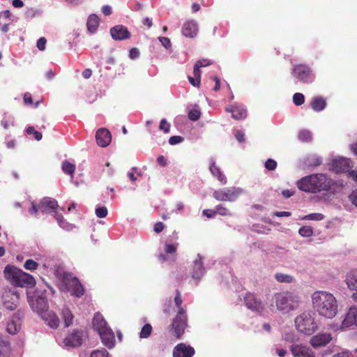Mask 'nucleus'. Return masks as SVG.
Masks as SVG:
<instances>
[{
	"label": "nucleus",
	"instance_id": "b1692460",
	"mask_svg": "<svg viewBox=\"0 0 357 357\" xmlns=\"http://www.w3.org/2000/svg\"><path fill=\"white\" fill-rule=\"evenodd\" d=\"M356 313H357V308L356 307H352L349 309V310L346 314L345 317L342 322L341 327L342 328H349L353 325L356 326Z\"/></svg>",
	"mask_w": 357,
	"mask_h": 357
},
{
	"label": "nucleus",
	"instance_id": "f3484780",
	"mask_svg": "<svg viewBox=\"0 0 357 357\" xmlns=\"http://www.w3.org/2000/svg\"><path fill=\"white\" fill-rule=\"evenodd\" d=\"M110 34L115 40H122L130 38V33L123 25H117L110 29Z\"/></svg>",
	"mask_w": 357,
	"mask_h": 357
},
{
	"label": "nucleus",
	"instance_id": "f8f14e48",
	"mask_svg": "<svg viewBox=\"0 0 357 357\" xmlns=\"http://www.w3.org/2000/svg\"><path fill=\"white\" fill-rule=\"evenodd\" d=\"M64 282L68 291L73 295L79 297L84 294V288L76 278H66Z\"/></svg>",
	"mask_w": 357,
	"mask_h": 357
},
{
	"label": "nucleus",
	"instance_id": "4d7b16f0",
	"mask_svg": "<svg viewBox=\"0 0 357 357\" xmlns=\"http://www.w3.org/2000/svg\"><path fill=\"white\" fill-rule=\"evenodd\" d=\"M188 80L192 86H199L201 81V77H195L194 78L189 76Z\"/></svg>",
	"mask_w": 357,
	"mask_h": 357
},
{
	"label": "nucleus",
	"instance_id": "cd10ccee",
	"mask_svg": "<svg viewBox=\"0 0 357 357\" xmlns=\"http://www.w3.org/2000/svg\"><path fill=\"white\" fill-rule=\"evenodd\" d=\"M197 24L195 21L186 22L182 28V33L186 37L192 38L197 34Z\"/></svg>",
	"mask_w": 357,
	"mask_h": 357
},
{
	"label": "nucleus",
	"instance_id": "0eeeda50",
	"mask_svg": "<svg viewBox=\"0 0 357 357\" xmlns=\"http://www.w3.org/2000/svg\"><path fill=\"white\" fill-rule=\"evenodd\" d=\"M295 326L300 333L307 335H311L318 330L314 313L311 311H305L298 315L295 319Z\"/></svg>",
	"mask_w": 357,
	"mask_h": 357
},
{
	"label": "nucleus",
	"instance_id": "7ed1b4c3",
	"mask_svg": "<svg viewBox=\"0 0 357 357\" xmlns=\"http://www.w3.org/2000/svg\"><path fill=\"white\" fill-rule=\"evenodd\" d=\"M334 184L333 181L324 174H313L303 177L297 182L298 188L304 192L315 193L328 191Z\"/></svg>",
	"mask_w": 357,
	"mask_h": 357
},
{
	"label": "nucleus",
	"instance_id": "9d476101",
	"mask_svg": "<svg viewBox=\"0 0 357 357\" xmlns=\"http://www.w3.org/2000/svg\"><path fill=\"white\" fill-rule=\"evenodd\" d=\"M5 307L10 311L17 308L19 305V294L15 290H6L2 296Z\"/></svg>",
	"mask_w": 357,
	"mask_h": 357
},
{
	"label": "nucleus",
	"instance_id": "338daca9",
	"mask_svg": "<svg viewBox=\"0 0 357 357\" xmlns=\"http://www.w3.org/2000/svg\"><path fill=\"white\" fill-rule=\"evenodd\" d=\"M152 127H154V121L153 120L146 121L145 123V128L150 134H151Z\"/></svg>",
	"mask_w": 357,
	"mask_h": 357
},
{
	"label": "nucleus",
	"instance_id": "6ab92c4d",
	"mask_svg": "<svg viewBox=\"0 0 357 357\" xmlns=\"http://www.w3.org/2000/svg\"><path fill=\"white\" fill-rule=\"evenodd\" d=\"M102 344L109 349H112L115 345V337L112 330L110 328L105 329L99 333Z\"/></svg>",
	"mask_w": 357,
	"mask_h": 357
},
{
	"label": "nucleus",
	"instance_id": "c9c22d12",
	"mask_svg": "<svg viewBox=\"0 0 357 357\" xmlns=\"http://www.w3.org/2000/svg\"><path fill=\"white\" fill-rule=\"evenodd\" d=\"M54 217L56 219L59 226L63 229L66 230H70L73 229V225L66 222L61 214L59 213L58 212H55Z\"/></svg>",
	"mask_w": 357,
	"mask_h": 357
},
{
	"label": "nucleus",
	"instance_id": "de8ad7c7",
	"mask_svg": "<svg viewBox=\"0 0 357 357\" xmlns=\"http://www.w3.org/2000/svg\"><path fill=\"white\" fill-rule=\"evenodd\" d=\"M215 213L220 214V215H231V213L229 211V210L223 206L222 205H218L215 207Z\"/></svg>",
	"mask_w": 357,
	"mask_h": 357
},
{
	"label": "nucleus",
	"instance_id": "a878e982",
	"mask_svg": "<svg viewBox=\"0 0 357 357\" xmlns=\"http://www.w3.org/2000/svg\"><path fill=\"white\" fill-rule=\"evenodd\" d=\"M165 251L167 254L172 255L170 256H165V255H160L159 259L162 261H169L170 264L173 263L176 260V256L174 254L176 251V245L174 244H165Z\"/></svg>",
	"mask_w": 357,
	"mask_h": 357
},
{
	"label": "nucleus",
	"instance_id": "4c0bfd02",
	"mask_svg": "<svg viewBox=\"0 0 357 357\" xmlns=\"http://www.w3.org/2000/svg\"><path fill=\"white\" fill-rule=\"evenodd\" d=\"M298 139L303 142H311L312 139V133L307 130H302L298 133Z\"/></svg>",
	"mask_w": 357,
	"mask_h": 357
},
{
	"label": "nucleus",
	"instance_id": "dca6fc26",
	"mask_svg": "<svg viewBox=\"0 0 357 357\" xmlns=\"http://www.w3.org/2000/svg\"><path fill=\"white\" fill-rule=\"evenodd\" d=\"M23 315V312L18 310L12 319L8 322L6 330L10 334L15 335L19 331L21 326L20 319Z\"/></svg>",
	"mask_w": 357,
	"mask_h": 357
},
{
	"label": "nucleus",
	"instance_id": "864d4df0",
	"mask_svg": "<svg viewBox=\"0 0 357 357\" xmlns=\"http://www.w3.org/2000/svg\"><path fill=\"white\" fill-rule=\"evenodd\" d=\"M283 339L289 343H294L296 341V335L294 333H287L283 335Z\"/></svg>",
	"mask_w": 357,
	"mask_h": 357
},
{
	"label": "nucleus",
	"instance_id": "a18cd8bd",
	"mask_svg": "<svg viewBox=\"0 0 357 357\" xmlns=\"http://www.w3.org/2000/svg\"><path fill=\"white\" fill-rule=\"evenodd\" d=\"M200 111L197 109H192L188 112V118L193 121H197L200 118Z\"/></svg>",
	"mask_w": 357,
	"mask_h": 357
},
{
	"label": "nucleus",
	"instance_id": "49530a36",
	"mask_svg": "<svg viewBox=\"0 0 357 357\" xmlns=\"http://www.w3.org/2000/svg\"><path fill=\"white\" fill-rule=\"evenodd\" d=\"M159 129L165 133H169L170 131V123L165 119H163L160 121Z\"/></svg>",
	"mask_w": 357,
	"mask_h": 357
},
{
	"label": "nucleus",
	"instance_id": "3c124183",
	"mask_svg": "<svg viewBox=\"0 0 357 357\" xmlns=\"http://www.w3.org/2000/svg\"><path fill=\"white\" fill-rule=\"evenodd\" d=\"M158 40L160 42L162 45L166 49V50H170L172 43L170 40L167 37H158Z\"/></svg>",
	"mask_w": 357,
	"mask_h": 357
},
{
	"label": "nucleus",
	"instance_id": "72a5a7b5",
	"mask_svg": "<svg viewBox=\"0 0 357 357\" xmlns=\"http://www.w3.org/2000/svg\"><path fill=\"white\" fill-rule=\"evenodd\" d=\"M212 62L207 59L199 60L194 66L193 74L195 77H201L200 68L211 65Z\"/></svg>",
	"mask_w": 357,
	"mask_h": 357
},
{
	"label": "nucleus",
	"instance_id": "37998d69",
	"mask_svg": "<svg viewBox=\"0 0 357 357\" xmlns=\"http://www.w3.org/2000/svg\"><path fill=\"white\" fill-rule=\"evenodd\" d=\"M293 102L297 106L301 105L305 102L304 95L301 93H294L293 96Z\"/></svg>",
	"mask_w": 357,
	"mask_h": 357
},
{
	"label": "nucleus",
	"instance_id": "2eb2a0df",
	"mask_svg": "<svg viewBox=\"0 0 357 357\" xmlns=\"http://www.w3.org/2000/svg\"><path fill=\"white\" fill-rule=\"evenodd\" d=\"M351 166V161L348 158L340 157L332 161V167L336 172H348Z\"/></svg>",
	"mask_w": 357,
	"mask_h": 357
},
{
	"label": "nucleus",
	"instance_id": "412c9836",
	"mask_svg": "<svg viewBox=\"0 0 357 357\" xmlns=\"http://www.w3.org/2000/svg\"><path fill=\"white\" fill-rule=\"evenodd\" d=\"M58 207L59 205L57 201L51 197L43 198L38 204V208L43 213L46 212L47 210H51L49 211L50 213H52V212L55 213L56 211L54 210Z\"/></svg>",
	"mask_w": 357,
	"mask_h": 357
},
{
	"label": "nucleus",
	"instance_id": "aec40b11",
	"mask_svg": "<svg viewBox=\"0 0 357 357\" xmlns=\"http://www.w3.org/2000/svg\"><path fill=\"white\" fill-rule=\"evenodd\" d=\"M97 144L101 147L107 146L112 139L109 131L105 128L99 129L96 135Z\"/></svg>",
	"mask_w": 357,
	"mask_h": 357
},
{
	"label": "nucleus",
	"instance_id": "7c9ffc66",
	"mask_svg": "<svg viewBox=\"0 0 357 357\" xmlns=\"http://www.w3.org/2000/svg\"><path fill=\"white\" fill-rule=\"evenodd\" d=\"M210 172L211 174L216 176L217 178L222 183L225 184L227 183V178L221 172L220 168L215 165V162L213 158L211 159Z\"/></svg>",
	"mask_w": 357,
	"mask_h": 357
},
{
	"label": "nucleus",
	"instance_id": "ddd939ff",
	"mask_svg": "<svg viewBox=\"0 0 357 357\" xmlns=\"http://www.w3.org/2000/svg\"><path fill=\"white\" fill-rule=\"evenodd\" d=\"M294 357H315L314 351L307 346L301 344H293L290 347Z\"/></svg>",
	"mask_w": 357,
	"mask_h": 357
},
{
	"label": "nucleus",
	"instance_id": "6e6552de",
	"mask_svg": "<svg viewBox=\"0 0 357 357\" xmlns=\"http://www.w3.org/2000/svg\"><path fill=\"white\" fill-rule=\"evenodd\" d=\"M291 73L298 82L304 84H310L314 80V75L312 69L305 64L294 65Z\"/></svg>",
	"mask_w": 357,
	"mask_h": 357
},
{
	"label": "nucleus",
	"instance_id": "5fc2aeb1",
	"mask_svg": "<svg viewBox=\"0 0 357 357\" xmlns=\"http://www.w3.org/2000/svg\"><path fill=\"white\" fill-rule=\"evenodd\" d=\"M184 139L181 136L174 135L169 139V143L171 145H176L183 142Z\"/></svg>",
	"mask_w": 357,
	"mask_h": 357
},
{
	"label": "nucleus",
	"instance_id": "e2e57ef3",
	"mask_svg": "<svg viewBox=\"0 0 357 357\" xmlns=\"http://www.w3.org/2000/svg\"><path fill=\"white\" fill-rule=\"evenodd\" d=\"M40 208L33 202H31V207L29 209V212L31 215H36Z\"/></svg>",
	"mask_w": 357,
	"mask_h": 357
},
{
	"label": "nucleus",
	"instance_id": "8fccbe9b",
	"mask_svg": "<svg viewBox=\"0 0 357 357\" xmlns=\"http://www.w3.org/2000/svg\"><path fill=\"white\" fill-rule=\"evenodd\" d=\"M96 215H97V217L98 218H105L107 215V209L105 206H101V207H98L96 209Z\"/></svg>",
	"mask_w": 357,
	"mask_h": 357
},
{
	"label": "nucleus",
	"instance_id": "39448f33",
	"mask_svg": "<svg viewBox=\"0 0 357 357\" xmlns=\"http://www.w3.org/2000/svg\"><path fill=\"white\" fill-rule=\"evenodd\" d=\"M174 303L178 307L177 314L173 319L170 326L171 331L173 332L177 339L181 337L187 327V314L186 310L181 307L183 301L178 290H176V294L174 298Z\"/></svg>",
	"mask_w": 357,
	"mask_h": 357
},
{
	"label": "nucleus",
	"instance_id": "a211bd4d",
	"mask_svg": "<svg viewBox=\"0 0 357 357\" xmlns=\"http://www.w3.org/2000/svg\"><path fill=\"white\" fill-rule=\"evenodd\" d=\"M332 340L331 333H323L313 336L310 340V344L314 348L324 347L328 344Z\"/></svg>",
	"mask_w": 357,
	"mask_h": 357
},
{
	"label": "nucleus",
	"instance_id": "f03ea898",
	"mask_svg": "<svg viewBox=\"0 0 357 357\" xmlns=\"http://www.w3.org/2000/svg\"><path fill=\"white\" fill-rule=\"evenodd\" d=\"M27 298L31 309L39 314L50 327L56 328L59 326V319L54 312L47 310V301L43 293L36 291L31 295L28 292Z\"/></svg>",
	"mask_w": 357,
	"mask_h": 357
},
{
	"label": "nucleus",
	"instance_id": "a19ab883",
	"mask_svg": "<svg viewBox=\"0 0 357 357\" xmlns=\"http://www.w3.org/2000/svg\"><path fill=\"white\" fill-rule=\"evenodd\" d=\"M152 327L150 324H145L139 333V337L141 338H146L148 337L151 333Z\"/></svg>",
	"mask_w": 357,
	"mask_h": 357
},
{
	"label": "nucleus",
	"instance_id": "58836bf2",
	"mask_svg": "<svg viewBox=\"0 0 357 357\" xmlns=\"http://www.w3.org/2000/svg\"><path fill=\"white\" fill-rule=\"evenodd\" d=\"M275 278L278 282L285 283H291L294 279L291 275L284 273H276Z\"/></svg>",
	"mask_w": 357,
	"mask_h": 357
},
{
	"label": "nucleus",
	"instance_id": "f257e3e1",
	"mask_svg": "<svg viewBox=\"0 0 357 357\" xmlns=\"http://www.w3.org/2000/svg\"><path fill=\"white\" fill-rule=\"evenodd\" d=\"M312 306L318 314L327 319L333 318L337 312L335 297L326 291H317L312 295Z\"/></svg>",
	"mask_w": 357,
	"mask_h": 357
},
{
	"label": "nucleus",
	"instance_id": "473e14b6",
	"mask_svg": "<svg viewBox=\"0 0 357 357\" xmlns=\"http://www.w3.org/2000/svg\"><path fill=\"white\" fill-rule=\"evenodd\" d=\"M86 26L89 32H96L99 26V19L98 16L95 14L90 15L87 20Z\"/></svg>",
	"mask_w": 357,
	"mask_h": 357
},
{
	"label": "nucleus",
	"instance_id": "c03bdc74",
	"mask_svg": "<svg viewBox=\"0 0 357 357\" xmlns=\"http://www.w3.org/2000/svg\"><path fill=\"white\" fill-rule=\"evenodd\" d=\"M324 218V215L321 213H310L309 215H305L303 219L304 220H316L319 221L322 220Z\"/></svg>",
	"mask_w": 357,
	"mask_h": 357
},
{
	"label": "nucleus",
	"instance_id": "052dcab7",
	"mask_svg": "<svg viewBox=\"0 0 357 357\" xmlns=\"http://www.w3.org/2000/svg\"><path fill=\"white\" fill-rule=\"evenodd\" d=\"M203 214L208 218H213L216 214L215 210L205 209L203 211Z\"/></svg>",
	"mask_w": 357,
	"mask_h": 357
},
{
	"label": "nucleus",
	"instance_id": "c756f323",
	"mask_svg": "<svg viewBox=\"0 0 357 357\" xmlns=\"http://www.w3.org/2000/svg\"><path fill=\"white\" fill-rule=\"evenodd\" d=\"M345 281L349 289L357 291V269L349 272Z\"/></svg>",
	"mask_w": 357,
	"mask_h": 357
},
{
	"label": "nucleus",
	"instance_id": "20e7f679",
	"mask_svg": "<svg viewBox=\"0 0 357 357\" xmlns=\"http://www.w3.org/2000/svg\"><path fill=\"white\" fill-rule=\"evenodd\" d=\"M3 273L5 278L14 286L30 288L36 284L32 275L16 267L6 266Z\"/></svg>",
	"mask_w": 357,
	"mask_h": 357
},
{
	"label": "nucleus",
	"instance_id": "423d86ee",
	"mask_svg": "<svg viewBox=\"0 0 357 357\" xmlns=\"http://www.w3.org/2000/svg\"><path fill=\"white\" fill-rule=\"evenodd\" d=\"M274 299L277 309L282 313L296 310L300 303L298 295L291 291L275 294Z\"/></svg>",
	"mask_w": 357,
	"mask_h": 357
},
{
	"label": "nucleus",
	"instance_id": "0e129e2a",
	"mask_svg": "<svg viewBox=\"0 0 357 357\" xmlns=\"http://www.w3.org/2000/svg\"><path fill=\"white\" fill-rule=\"evenodd\" d=\"M274 215L281 218V217H289L291 215V213L288 211H276L274 213Z\"/></svg>",
	"mask_w": 357,
	"mask_h": 357
},
{
	"label": "nucleus",
	"instance_id": "bb28decb",
	"mask_svg": "<svg viewBox=\"0 0 357 357\" xmlns=\"http://www.w3.org/2000/svg\"><path fill=\"white\" fill-rule=\"evenodd\" d=\"M303 163L307 167L314 168L322 164V158L317 154H310L304 158Z\"/></svg>",
	"mask_w": 357,
	"mask_h": 357
},
{
	"label": "nucleus",
	"instance_id": "774afa93",
	"mask_svg": "<svg viewBox=\"0 0 357 357\" xmlns=\"http://www.w3.org/2000/svg\"><path fill=\"white\" fill-rule=\"evenodd\" d=\"M282 195L284 196V197L285 198H289L291 197L292 195H294V191L293 190H282Z\"/></svg>",
	"mask_w": 357,
	"mask_h": 357
},
{
	"label": "nucleus",
	"instance_id": "9b49d317",
	"mask_svg": "<svg viewBox=\"0 0 357 357\" xmlns=\"http://www.w3.org/2000/svg\"><path fill=\"white\" fill-rule=\"evenodd\" d=\"M244 302L248 309L257 313L261 314L264 310L261 300L253 294L247 293L244 296Z\"/></svg>",
	"mask_w": 357,
	"mask_h": 357
},
{
	"label": "nucleus",
	"instance_id": "69168bd1",
	"mask_svg": "<svg viewBox=\"0 0 357 357\" xmlns=\"http://www.w3.org/2000/svg\"><path fill=\"white\" fill-rule=\"evenodd\" d=\"M102 13L105 15H109L112 13V8L108 5L103 6L102 7Z\"/></svg>",
	"mask_w": 357,
	"mask_h": 357
},
{
	"label": "nucleus",
	"instance_id": "393cba45",
	"mask_svg": "<svg viewBox=\"0 0 357 357\" xmlns=\"http://www.w3.org/2000/svg\"><path fill=\"white\" fill-rule=\"evenodd\" d=\"M226 110L230 112L232 117L236 120L244 119L247 116V110L241 105H233L230 108H227Z\"/></svg>",
	"mask_w": 357,
	"mask_h": 357
},
{
	"label": "nucleus",
	"instance_id": "09e8293b",
	"mask_svg": "<svg viewBox=\"0 0 357 357\" xmlns=\"http://www.w3.org/2000/svg\"><path fill=\"white\" fill-rule=\"evenodd\" d=\"M90 357H109V356L107 350L102 349L92 351Z\"/></svg>",
	"mask_w": 357,
	"mask_h": 357
},
{
	"label": "nucleus",
	"instance_id": "6e6d98bb",
	"mask_svg": "<svg viewBox=\"0 0 357 357\" xmlns=\"http://www.w3.org/2000/svg\"><path fill=\"white\" fill-rule=\"evenodd\" d=\"M46 43H47V40L44 37L40 38L37 41V47L40 50H44L45 49Z\"/></svg>",
	"mask_w": 357,
	"mask_h": 357
},
{
	"label": "nucleus",
	"instance_id": "2f4dec72",
	"mask_svg": "<svg viewBox=\"0 0 357 357\" xmlns=\"http://www.w3.org/2000/svg\"><path fill=\"white\" fill-rule=\"evenodd\" d=\"M312 109L315 112H321L326 107V102L325 99L321 96H317L313 98L311 102Z\"/></svg>",
	"mask_w": 357,
	"mask_h": 357
},
{
	"label": "nucleus",
	"instance_id": "13d9d810",
	"mask_svg": "<svg viewBox=\"0 0 357 357\" xmlns=\"http://www.w3.org/2000/svg\"><path fill=\"white\" fill-rule=\"evenodd\" d=\"M139 56V51L137 48L134 47L130 50L129 57L131 59H135Z\"/></svg>",
	"mask_w": 357,
	"mask_h": 357
},
{
	"label": "nucleus",
	"instance_id": "ea45409f",
	"mask_svg": "<svg viewBox=\"0 0 357 357\" xmlns=\"http://www.w3.org/2000/svg\"><path fill=\"white\" fill-rule=\"evenodd\" d=\"M298 233L303 237H310L312 235L313 230L310 226H303L299 229Z\"/></svg>",
	"mask_w": 357,
	"mask_h": 357
},
{
	"label": "nucleus",
	"instance_id": "e433bc0d",
	"mask_svg": "<svg viewBox=\"0 0 357 357\" xmlns=\"http://www.w3.org/2000/svg\"><path fill=\"white\" fill-rule=\"evenodd\" d=\"M62 170L66 173L69 174L71 178H73V174L75 170V165L69 162L68 161H64L62 163Z\"/></svg>",
	"mask_w": 357,
	"mask_h": 357
},
{
	"label": "nucleus",
	"instance_id": "f704fd0d",
	"mask_svg": "<svg viewBox=\"0 0 357 357\" xmlns=\"http://www.w3.org/2000/svg\"><path fill=\"white\" fill-rule=\"evenodd\" d=\"M61 316L66 327H68L72 324L73 315L69 308L63 307L61 311Z\"/></svg>",
	"mask_w": 357,
	"mask_h": 357
},
{
	"label": "nucleus",
	"instance_id": "5701e85b",
	"mask_svg": "<svg viewBox=\"0 0 357 357\" xmlns=\"http://www.w3.org/2000/svg\"><path fill=\"white\" fill-rule=\"evenodd\" d=\"M82 341L81 333L78 331H74L64 339L63 343L66 346L75 347L81 345Z\"/></svg>",
	"mask_w": 357,
	"mask_h": 357
},
{
	"label": "nucleus",
	"instance_id": "680f3d73",
	"mask_svg": "<svg viewBox=\"0 0 357 357\" xmlns=\"http://www.w3.org/2000/svg\"><path fill=\"white\" fill-rule=\"evenodd\" d=\"M235 137L239 142H243L245 141L244 133L240 130H237L235 132Z\"/></svg>",
	"mask_w": 357,
	"mask_h": 357
},
{
	"label": "nucleus",
	"instance_id": "4be33fe9",
	"mask_svg": "<svg viewBox=\"0 0 357 357\" xmlns=\"http://www.w3.org/2000/svg\"><path fill=\"white\" fill-rule=\"evenodd\" d=\"M205 268L203 266L202 258L199 254L197 259L193 261V266L192 270V277L194 279L199 280L204 275Z\"/></svg>",
	"mask_w": 357,
	"mask_h": 357
},
{
	"label": "nucleus",
	"instance_id": "c85d7f7f",
	"mask_svg": "<svg viewBox=\"0 0 357 357\" xmlns=\"http://www.w3.org/2000/svg\"><path fill=\"white\" fill-rule=\"evenodd\" d=\"M93 325L94 328L99 333L105 329L109 328L102 314L96 313L93 319Z\"/></svg>",
	"mask_w": 357,
	"mask_h": 357
},
{
	"label": "nucleus",
	"instance_id": "79ce46f5",
	"mask_svg": "<svg viewBox=\"0 0 357 357\" xmlns=\"http://www.w3.org/2000/svg\"><path fill=\"white\" fill-rule=\"evenodd\" d=\"M24 267L28 271H34L38 267V264L33 259H27L24 262Z\"/></svg>",
	"mask_w": 357,
	"mask_h": 357
},
{
	"label": "nucleus",
	"instance_id": "bf43d9fd",
	"mask_svg": "<svg viewBox=\"0 0 357 357\" xmlns=\"http://www.w3.org/2000/svg\"><path fill=\"white\" fill-rule=\"evenodd\" d=\"M350 202L357 207V190H354L349 196Z\"/></svg>",
	"mask_w": 357,
	"mask_h": 357
},
{
	"label": "nucleus",
	"instance_id": "603ef678",
	"mask_svg": "<svg viewBox=\"0 0 357 357\" xmlns=\"http://www.w3.org/2000/svg\"><path fill=\"white\" fill-rule=\"evenodd\" d=\"M265 167L270 171H273L277 167V162L273 159H268L265 162Z\"/></svg>",
	"mask_w": 357,
	"mask_h": 357
},
{
	"label": "nucleus",
	"instance_id": "4468645a",
	"mask_svg": "<svg viewBox=\"0 0 357 357\" xmlns=\"http://www.w3.org/2000/svg\"><path fill=\"white\" fill-rule=\"evenodd\" d=\"M195 351L193 347L185 343L178 344L173 350V357H192Z\"/></svg>",
	"mask_w": 357,
	"mask_h": 357
},
{
	"label": "nucleus",
	"instance_id": "1a4fd4ad",
	"mask_svg": "<svg viewBox=\"0 0 357 357\" xmlns=\"http://www.w3.org/2000/svg\"><path fill=\"white\" fill-rule=\"evenodd\" d=\"M243 193V190L242 188L231 187L215 190L213 197L218 201L232 202L236 200Z\"/></svg>",
	"mask_w": 357,
	"mask_h": 357
}]
</instances>
